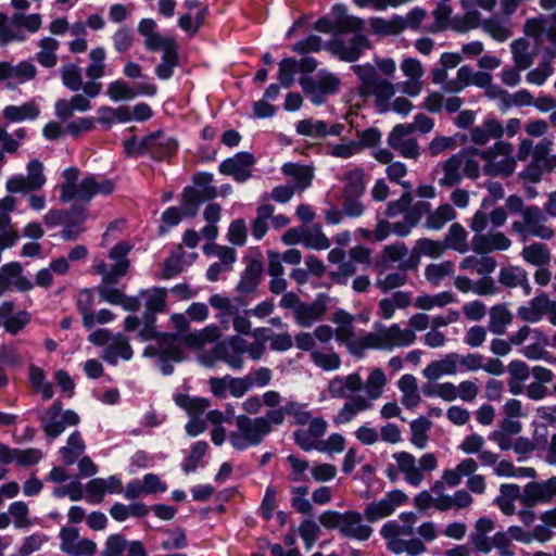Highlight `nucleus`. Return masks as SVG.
<instances>
[{
	"mask_svg": "<svg viewBox=\"0 0 556 556\" xmlns=\"http://www.w3.org/2000/svg\"><path fill=\"white\" fill-rule=\"evenodd\" d=\"M289 417L291 424L298 427L307 426V429H296L292 437L294 443L303 451H313L314 445L308 440L309 437H324L328 429V422L321 416H314L308 409L306 403L296 401L293 397L288 399L283 405L275 409H269V418L274 426H282Z\"/></svg>",
	"mask_w": 556,
	"mask_h": 556,
	"instance_id": "1",
	"label": "nucleus"
},
{
	"mask_svg": "<svg viewBox=\"0 0 556 556\" xmlns=\"http://www.w3.org/2000/svg\"><path fill=\"white\" fill-rule=\"evenodd\" d=\"M131 247L129 243L123 241L113 247L110 251V258L114 261L111 266L103 260L96 258L92 264V269L96 274L102 276L103 283L97 288V291L102 301L119 305L123 301L124 293L110 285L118 282V280L126 275L129 268V261L126 258Z\"/></svg>",
	"mask_w": 556,
	"mask_h": 556,
	"instance_id": "2",
	"label": "nucleus"
},
{
	"mask_svg": "<svg viewBox=\"0 0 556 556\" xmlns=\"http://www.w3.org/2000/svg\"><path fill=\"white\" fill-rule=\"evenodd\" d=\"M263 329L254 330V341L248 342L242 336L233 334L218 342L213 348V355L216 359L224 362L233 370H241L244 367L243 355L247 354L253 362H258L266 352V343L257 338Z\"/></svg>",
	"mask_w": 556,
	"mask_h": 556,
	"instance_id": "3",
	"label": "nucleus"
},
{
	"mask_svg": "<svg viewBox=\"0 0 556 556\" xmlns=\"http://www.w3.org/2000/svg\"><path fill=\"white\" fill-rule=\"evenodd\" d=\"M79 172L76 167H68L63 170V184L60 186V200L67 203L72 200L89 202L98 194H110L114 191V182L106 178L88 175L77 181Z\"/></svg>",
	"mask_w": 556,
	"mask_h": 556,
	"instance_id": "4",
	"label": "nucleus"
},
{
	"mask_svg": "<svg viewBox=\"0 0 556 556\" xmlns=\"http://www.w3.org/2000/svg\"><path fill=\"white\" fill-rule=\"evenodd\" d=\"M208 304L215 311L214 317L222 329L229 330L232 327L239 334L250 333L252 327L250 311L244 308L245 302L242 298L215 293L208 298Z\"/></svg>",
	"mask_w": 556,
	"mask_h": 556,
	"instance_id": "5",
	"label": "nucleus"
},
{
	"mask_svg": "<svg viewBox=\"0 0 556 556\" xmlns=\"http://www.w3.org/2000/svg\"><path fill=\"white\" fill-rule=\"evenodd\" d=\"M274 422L269 418V409L264 416L249 417L239 415L236 417V430L228 435L230 445L237 451H245L260 445L271 433Z\"/></svg>",
	"mask_w": 556,
	"mask_h": 556,
	"instance_id": "6",
	"label": "nucleus"
},
{
	"mask_svg": "<svg viewBox=\"0 0 556 556\" xmlns=\"http://www.w3.org/2000/svg\"><path fill=\"white\" fill-rule=\"evenodd\" d=\"M354 73L361 80L358 87L363 97H374L375 105L380 113L390 111V100L395 94V85L378 75L370 64L355 65Z\"/></svg>",
	"mask_w": 556,
	"mask_h": 556,
	"instance_id": "7",
	"label": "nucleus"
},
{
	"mask_svg": "<svg viewBox=\"0 0 556 556\" xmlns=\"http://www.w3.org/2000/svg\"><path fill=\"white\" fill-rule=\"evenodd\" d=\"M319 522L326 529L338 530L342 536L356 541H367L372 534V528L364 523L363 515L356 510H327L319 516Z\"/></svg>",
	"mask_w": 556,
	"mask_h": 556,
	"instance_id": "8",
	"label": "nucleus"
},
{
	"mask_svg": "<svg viewBox=\"0 0 556 556\" xmlns=\"http://www.w3.org/2000/svg\"><path fill=\"white\" fill-rule=\"evenodd\" d=\"M510 227L523 242L530 237L548 241L555 236L554 229L547 224V216L536 205H528L522 211V217L514 220Z\"/></svg>",
	"mask_w": 556,
	"mask_h": 556,
	"instance_id": "9",
	"label": "nucleus"
},
{
	"mask_svg": "<svg viewBox=\"0 0 556 556\" xmlns=\"http://www.w3.org/2000/svg\"><path fill=\"white\" fill-rule=\"evenodd\" d=\"M396 463L397 471L404 476L405 481L412 486H419L425 480L426 472L437 469L438 458L433 453H425L417 459L412 453L402 451L392 455Z\"/></svg>",
	"mask_w": 556,
	"mask_h": 556,
	"instance_id": "10",
	"label": "nucleus"
},
{
	"mask_svg": "<svg viewBox=\"0 0 556 556\" xmlns=\"http://www.w3.org/2000/svg\"><path fill=\"white\" fill-rule=\"evenodd\" d=\"M514 152V146L505 141H497L492 148L482 150L483 173L488 176H510L517 166Z\"/></svg>",
	"mask_w": 556,
	"mask_h": 556,
	"instance_id": "11",
	"label": "nucleus"
},
{
	"mask_svg": "<svg viewBox=\"0 0 556 556\" xmlns=\"http://www.w3.org/2000/svg\"><path fill=\"white\" fill-rule=\"evenodd\" d=\"M299 83L315 105L324 104L328 97L339 91L341 86L340 78L326 70H320L315 76H302Z\"/></svg>",
	"mask_w": 556,
	"mask_h": 556,
	"instance_id": "12",
	"label": "nucleus"
},
{
	"mask_svg": "<svg viewBox=\"0 0 556 556\" xmlns=\"http://www.w3.org/2000/svg\"><path fill=\"white\" fill-rule=\"evenodd\" d=\"M413 330L401 328L399 324H392L375 333H368L365 338L367 346L372 349L391 351L395 348H406L416 341Z\"/></svg>",
	"mask_w": 556,
	"mask_h": 556,
	"instance_id": "13",
	"label": "nucleus"
},
{
	"mask_svg": "<svg viewBox=\"0 0 556 556\" xmlns=\"http://www.w3.org/2000/svg\"><path fill=\"white\" fill-rule=\"evenodd\" d=\"M194 186L184 189L182 210L186 215L194 216L201 203L213 200L217 190L213 182V175L201 173L193 178Z\"/></svg>",
	"mask_w": 556,
	"mask_h": 556,
	"instance_id": "14",
	"label": "nucleus"
},
{
	"mask_svg": "<svg viewBox=\"0 0 556 556\" xmlns=\"http://www.w3.org/2000/svg\"><path fill=\"white\" fill-rule=\"evenodd\" d=\"M333 20L321 17L315 23V29L321 33H337L342 34L345 31H362L364 28V21L348 15L346 8L343 4H336L332 8Z\"/></svg>",
	"mask_w": 556,
	"mask_h": 556,
	"instance_id": "15",
	"label": "nucleus"
},
{
	"mask_svg": "<svg viewBox=\"0 0 556 556\" xmlns=\"http://www.w3.org/2000/svg\"><path fill=\"white\" fill-rule=\"evenodd\" d=\"M42 429L47 437L58 438L67 426H75L79 422L78 415L73 410L62 412L61 402H55L41 418Z\"/></svg>",
	"mask_w": 556,
	"mask_h": 556,
	"instance_id": "16",
	"label": "nucleus"
},
{
	"mask_svg": "<svg viewBox=\"0 0 556 556\" xmlns=\"http://www.w3.org/2000/svg\"><path fill=\"white\" fill-rule=\"evenodd\" d=\"M255 156L250 152H238L233 156L224 160L218 170L222 175L231 177L235 181L243 184L252 177Z\"/></svg>",
	"mask_w": 556,
	"mask_h": 556,
	"instance_id": "17",
	"label": "nucleus"
},
{
	"mask_svg": "<svg viewBox=\"0 0 556 556\" xmlns=\"http://www.w3.org/2000/svg\"><path fill=\"white\" fill-rule=\"evenodd\" d=\"M59 73L63 86L71 91L77 92L83 90L90 98H96L101 92L102 85L100 83H84L81 68L76 63L67 62L62 64Z\"/></svg>",
	"mask_w": 556,
	"mask_h": 556,
	"instance_id": "18",
	"label": "nucleus"
},
{
	"mask_svg": "<svg viewBox=\"0 0 556 556\" xmlns=\"http://www.w3.org/2000/svg\"><path fill=\"white\" fill-rule=\"evenodd\" d=\"M406 501L407 495L403 491L393 490L379 501L368 503L364 509V516L367 521L376 522L391 516Z\"/></svg>",
	"mask_w": 556,
	"mask_h": 556,
	"instance_id": "19",
	"label": "nucleus"
},
{
	"mask_svg": "<svg viewBox=\"0 0 556 556\" xmlns=\"http://www.w3.org/2000/svg\"><path fill=\"white\" fill-rule=\"evenodd\" d=\"M353 37L349 40H344L341 37H334L328 42V50L345 62H354L356 61L363 51L369 47L368 39L356 31Z\"/></svg>",
	"mask_w": 556,
	"mask_h": 556,
	"instance_id": "20",
	"label": "nucleus"
},
{
	"mask_svg": "<svg viewBox=\"0 0 556 556\" xmlns=\"http://www.w3.org/2000/svg\"><path fill=\"white\" fill-rule=\"evenodd\" d=\"M60 539L61 551L70 556H93L97 552V544L92 540L80 538L76 528H62Z\"/></svg>",
	"mask_w": 556,
	"mask_h": 556,
	"instance_id": "21",
	"label": "nucleus"
},
{
	"mask_svg": "<svg viewBox=\"0 0 556 556\" xmlns=\"http://www.w3.org/2000/svg\"><path fill=\"white\" fill-rule=\"evenodd\" d=\"M387 141L402 157L416 160L420 155L418 142L412 137L410 128L403 124L393 127Z\"/></svg>",
	"mask_w": 556,
	"mask_h": 556,
	"instance_id": "22",
	"label": "nucleus"
},
{
	"mask_svg": "<svg viewBox=\"0 0 556 556\" xmlns=\"http://www.w3.org/2000/svg\"><path fill=\"white\" fill-rule=\"evenodd\" d=\"M556 496V477L543 482H529L525 485L521 503L526 507L549 503Z\"/></svg>",
	"mask_w": 556,
	"mask_h": 556,
	"instance_id": "23",
	"label": "nucleus"
},
{
	"mask_svg": "<svg viewBox=\"0 0 556 556\" xmlns=\"http://www.w3.org/2000/svg\"><path fill=\"white\" fill-rule=\"evenodd\" d=\"M14 287L18 292H28L34 282L23 275V267L18 262H10L0 267V291Z\"/></svg>",
	"mask_w": 556,
	"mask_h": 556,
	"instance_id": "24",
	"label": "nucleus"
},
{
	"mask_svg": "<svg viewBox=\"0 0 556 556\" xmlns=\"http://www.w3.org/2000/svg\"><path fill=\"white\" fill-rule=\"evenodd\" d=\"M141 148L153 159L163 160L176 151L177 142L164 131L157 130L141 140Z\"/></svg>",
	"mask_w": 556,
	"mask_h": 556,
	"instance_id": "25",
	"label": "nucleus"
},
{
	"mask_svg": "<svg viewBox=\"0 0 556 556\" xmlns=\"http://www.w3.org/2000/svg\"><path fill=\"white\" fill-rule=\"evenodd\" d=\"M510 247L511 240L502 231H488L475 235L471 239V249L478 254L506 251Z\"/></svg>",
	"mask_w": 556,
	"mask_h": 556,
	"instance_id": "26",
	"label": "nucleus"
},
{
	"mask_svg": "<svg viewBox=\"0 0 556 556\" xmlns=\"http://www.w3.org/2000/svg\"><path fill=\"white\" fill-rule=\"evenodd\" d=\"M37 76V67L31 61H21L16 65L0 62V80L22 85Z\"/></svg>",
	"mask_w": 556,
	"mask_h": 556,
	"instance_id": "27",
	"label": "nucleus"
},
{
	"mask_svg": "<svg viewBox=\"0 0 556 556\" xmlns=\"http://www.w3.org/2000/svg\"><path fill=\"white\" fill-rule=\"evenodd\" d=\"M374 404L365 400L363 395H353L345 401L342 407L333 416L334 425H346L354 420L361 413L371 410Z\"/></svg>",
	"mask_w": 556,
	"mask_h": 556,
	"instance_id": "28",
	"label": "nucleus"
},
{
	"mask_svg": "<svg viewBox=\"0 0 556 556\" xmlns=\"http://www.w3.org/2000/svg\"><path fill=\"white\" fill-rule=\"evenodd\" d=\"M413 302L412 293L406 291H395L390 296L383 298L378 302L377 315L389 320L395 316L396 309H404Z\"/></svg>",
	"mask_w": 556,
	"mask_h": 556,
	"instance_id": "29",
	"label": "nucleus"
},
{
	"mask_svg": "<svg viewBox=\"0 0 556 556\" xmlns=\"http://www.w3.org/2000/svg\"><path fill=\"white\" fill-rule=\"evenodd\" d=\"M363 379L358 372L348 376H337L328 383V392L331 397L343 399L348 393H356L362 389Z\"/></svg>",
	"mask_w": 556,
	"mask_h": 556,
	"instance_id": "30",
	"label": "nucleus"
},
{
	"mask_svg": "<svg viewBox=\"0 0 556 556\" xmlns=\"http://www.w3.org/2000/svg\"><path fill=\"white\" fill-rule=\"evenodd\" d=\"M458 372L455 352L445 354L442 358L432 361L422 370V376L429 381H435L443 376Z\"/></svg>",
	"mask_w": 556,
	"mask_h": 556,
	"instance_id": "31",
	"label": "nucleus"
},
{
	"mask_svg": "<svg viewBox=\"0 0 556 556\" xmlns=\"http://www.w3.org/2000/svg\"><path fill=\"white\" fill-rule=\"evenodd\" d=\"M431 208L428 202H417L409 211H407L402 220L392 225L393 232L399 237H406L412 229L419 223L422 215Z\"/></svg>",
	"mask_w": 556,
	"mask_h": 556,
	"instance_id": "32",
	"label": "nucleus"
},
{
	"mask_svg": "<svg viewBox=\"0 0 556 556\" xmlns=\"http://www.w3.org/2000/svg\"><path fill=\"white\" fill-rule=\"evenodd\" d=\"M132 354L128 338L122 333H116L113 336L111 343L103 350L102 358L115 365L119 358L129 361Z\"/></svg>",
	"mask_w": 556,
	"mask_h": 556,
	"instance_id": "33",
	"label": "nucleus"
},
{
	"mask_svg": "<svg viewBox=\"0 0 556 556\" xmlns=\"http://www.w3.org/2000/svg\"><path fill=\"white\" fill-rule=\"evenodd\" d=\"M90 97L84 94L76 93L71 99H60L54 104V111L56 117L60 119H68L73 116V114L77 112H86L90 110Z\"/></svg>",
	"mask_w": 556,
	"mask_h": 556,
	"instance_id": "34",
	"label": "nucleus"
},
{
	"mask_svg": "<svg viewBox=\"0 0 556 556\" xmlns=\"http://www.w3.org/2000/svg\"><path fill=\"white\" fill-rule=\"evenodd\" d=\"M327 311V306L321 301H315L313 303H303L295 307L294 319L295 323L304 328L313 326L319 321Z\"/></svg>",
	"mask_w": 556,
	"mask_h": 556,
	"instance_id": "35",
	"label": "nucleus"
},
{
	"mask_svg": "<svg viewBox=\"0 0 556 556\" xmlns=\"http://www.w3.org/2000/svg\"><path fill=\"white\" fill-rule=\"evenodd\" d=\"M282 404V396L278 391L269 390L260 395H251L242 402V409L250 415H257L262 406L268 409H275Z\"/></svg>",
	"mask_w": 556,
	"mask_h": 556,
	"instance_id": "36",
	"label": "nucleus"
},
{
	"mask_svg": "<svg viewBox=\"0 0 556 556\" xmlns=\"http://www.w3.org/2000/svg\"><path fill=\"white\" fill-rule=\"evenodd\" d=\"M382 256L386 262L397 264L400 270L414 269L418 265L417 258H414V256L408 257V250L403 243L384 247Z\"/></svg>",
	"mask_w": 556,
	"mask_h": 556,
	"instance_id": "37",
	"label": "nucleus"
},
{
	"mask_svg": "<svg viewBox=\"0 0 556 556\" xmlns=\"http://www.w3.org/2000/svg\"><path fill=\"white\" fill-rule=\"evenodd\" d=\"M513 59L518 70L529 68L536 55L535 42L527 38H519L510 43Z\"/></svg>",
	"mask_w": 556,
	"mask_h": 556,
	"instance_id": "38",
	"label": "nucleus"
},
{
	"mask_svg": "<svg viewBox=\"0 0 556 556\" xmlns=\"http://www.w3.org/2000/svg\"><path fill=\"white\" fill-rule=\"evenodd\" d=\"M388 384V378L383 370L379 367L372 368L369 371L366 380L363 381L365 395L364 399L375 405V401L379 400Z\"/></svg>",
	"mask_w": 556,
	"mask_h": 556,
	"instance_id": "39",
	"label": "nucleus"
},
{
	"mask_svg": "<svg viewBox=\"0 0 556 556\" xmlns=\"http://www.w3.org/2000/svg\"><path fill=\"white\" fill-rule=\"evenodd\" d=\"M477 469L478 463L473 458H465L455 468L443 470L441 479L450 488H455L460 484L463 478L475 473Z\"/></svg>",
	"mask_w": 556,
	"mask_h": 556,
	"instance_id": "40",
	"label": "nucleus"
},
{
	"mask_svg": "<svg viewBox=\"0 0 556 556\" xmlns=\"http://www.w3.org/2000/svg\"><path fill=\"white\" fill-rule=\"evenodd\" d=\"M504 135V127L496 119H488L482 125L471 130V141L478 146H485L493 139H500Z\"/></svg>",
	"mask_w": 556,
	"mask_h": 556,
	"instance_id": "41",
	"label": "nucleus"
},
{
	"mask_svg": "<svg viewBox=\"0 0 556 556\" xmlns=\"http://www.w3.org/2000/svg\"><path fill=\"white\" fill-rule=\"evenodd\" d=\"M548 295L542 292L534 296L527 305L517 309V316L527 323H538L545 315Z\"/></svg>",
	"mask_w": 556,
	"mask_h": 556,
	"instance_id": "42",
	"label": "nucleus"
},
{
	"mask_svg": "<svg viewBox=\"0 0 556 556\" xmlns=\"http://www.w3.org/2000/svg\"><path fill=\"white\" fill-rule=\"evenodd\" d=\"M397 388L402 393L401 403L407 408H415L421 401L418 383L415 376L403 375L397 381Z\"/></svg>",
	"mask_w": 556,
	"mask_h": 556,
	"instance_id": "43",
	"label": "nucleus"
},
{
	"mask_svg": "<svg viewBox=\"0 0 556 556\" xmlns=\"http://www.w3.org/2000/svg\"><path fill=\"white\" fill-rule=\"evenodd\" d=\"M484 33L498 42L506 41L513 36L509 17L492 16L481 23Z\"/></svg>",
	"mask_w": 556,
	"mask_h": 556,
	"instance_id": "44",
	"label": "nucleus"
},
{
	"mask_svg": "<svg viewBox=\"0 0 556 556\" xmlns=\"http://www.w3.org/2000/svg\"><path fill=\"white\" fill-rule=\"evenodd\" d=\"M3 306L8 308L7 317L3 319V328L8 333L17 334L30 323V314L27 311L14 312L13 302L4 301Z\"/></svg>",
	"mask_w": 556,
	"mask_h": 556,
	"instance_id": "45",
	"label": "nucleus"
},
{
	"mask_svg": "<svg viewBox=\"0 0 556 556\" xmlns=\"http://www.w3.org/2000/svg\"><path fill=\"white\" fill-rule=\"evenodd\" d=\"M39 50L36 53V61L46 68H52L58 64V50L60 42L50 36L41 38L37 43Z\"/></svg>",
	"mask_w": 556,
	"mask_h": 556,
	"instance_id": "46",
	"label": "nucleus"
},
{
	"mask_svg": "<svg viewBox=\"0 0 556 556\" xmlns=\"http://www.w3.org/2000/svg\"><path fill=\"white\" fill-rule=\"evenodd\" d=\"M443 176L439 179V186L443 188H451L458 185L464 176L462 163L457 153L450 156L441 163Z\"/></svg>",
	"mask_w": 556,
	"mask_h": 556,
	"instance_id": "47",
	"label": "nucleus"
},
{
	"mask_svg": "<svg viewBox=\"0 0 556 556\" xmlns=\"http://www.w3.org/2000/svg\"><path fill=\"white\" fill-rule=\"evenodd\" d=\"M457 301L451 291H442L435 294L424 293L415 298L414 305L418 309L431 311L442 308Z\"/></svg>",
	"mask_w": 556,
	"mask_h": 556,
	"instance_id": "48",
	"label": "nucleus"
},
{
	"mask_svg": "<svg viewBox=\"0 0 556 556\" xmlns=\"http://www.w3.org/2000/svg\"><path fill=\"white\" fill-rule=\"evenodd\" d=\"M370 30L379 36L397 35L406 28L404 17L394 15L390 20L372 17L368 21Z\"/></svg>",
	"mask_w": 556,
	"mask_h": 556,
	"instance_id": "49",
	"label": "nucleus"
},
{
	"mask_svg": "<svg viewBox=\"0 0 556 556\" xmlns=\"http://www.w3.org/2000/svg\"><path fill=\"white\" fill-rule=\"evenodd\" d=\"M344 182L343 195L362 197L366 190V174L364 168L354 167L349 169L342 178Z\"/></svg>",
	"mask_w": 556,
	"mask_h": 556,
	"instance_id": "50",
	"label": "nucleus"
},
{
	"mask_svg": "<svg viewBox=\"0 0 556 556\" xmlns=\"http://www.w3.org/2000/svg\"><path fill=\"white\" fill-rule=\"evenodd\" d=\"M220 336V328L216 325H210L201 330L187 333L184 338V342L189 348L202 349L206 344L219 339Z\"/></svg>",
	"mask_w": 556,
	"mask_h": 556,
	"instance_id": "51",
	"label": "nucleus"
},
{
	"mask_svg": "<svg viewBox=\"0 0 556 556\" xmlns=\"http://www.w3.org/2000/svg\"><path fill=\"white\" fill-rule=\"evenodd\" d=\"M464 176L477 179L480 176L481 151L476 148H465L457 152Z\"/></svg>",
	"mask_w": 556,
	"mask_h": 556,
	"instance_id": "52",
	"label": "nucleus"
},
{
	"mask_svg": "<svg viewBox=\"0 0 556 556\" xmlns=\"http://www.w3.org/2000/svg\"><path fill=\"white\" fill-rule=\"evenodd\" d=\"M521 257L527 264L536 267L548 265L552 258L548 248L540 242L525 245L521 251Z\"/></svg>",
	"mask_w": 556,
	"mask_h": 556,
	"instance_id": "53",
	"label": "nucleus"
},
{
	"mask_svg": "<svg viewBox=\"0 0 556 556\" xmlns=\"http://www.w3.org/2000/svg\"><path fill=\"white\" fill-rule=\"evenodd\" d=\"M511 321L513 315L504 304L491 307L488 328L492 333L504 334Z\"/></svg>",
	"mask_w": 556,
	"mask_h": 556,
	"instance_id": "54",
	"label": "nucleus"
},
{
	"mask_svg": "<svg viewBox=\"0 0 556 556\" xmlns=\"http://www.w3.org/2000/svg\"><path fill=\"white\" fill-rule=\"evenodd\" d=\"M432 422L429 418L420 416L410 422V443L417 448H425L429 442V431Z\"/></svg>",
	"mask_w": 556,
	"mask_h": 556,
	"instance_id": "55",
	"label": "nucleus"
},
{
	"mask_svg": "<svg viewBox=\"0 0 556 556\" xmlns=\"http://www.w3.org/2000/svg\"><path fill=\"white\" fill-rule=\"evenodd\" d=\"M96 304L94 291L92 289H83L77 293L76 305L81 315L83 325L87 329H92V313Z\"/></svg>",
	"mask_w": 556,
	"mask_h": 556,
	"instance_id": "56",
	"label": "nucleus"
},
{
	"mask_svg": "<svg viewBox=\"0 0 556 556\" xmlns=\"http://www.w3.org/2000/svg\"><path fill=\"white\" fill-rule=\"evenodd\" d=\"M427 213L425 226L433 230L443 228L446 223L456 218V211L447 203L441 204L434 211Z\"/></svg>",
	"mask_w": 556,
	"mask_h": 556,
	"instance_id": "57",
	"label": "nucleus"
},
{
	"mask_svg": "<svg viewBox=\"0 0 556 556\" xmlns=\"http://www.w3.org/2000/svg\"><path fill=\"white\" fill-rule=\"evenodd\" d=\"M262 271L261 263L251 262L242 273L240 281L237 285V290L240 293L253 292L260 283Z\"/></svg>",
	"mask_w": 556,
	"mask_h": 556,
	"instance_id": "58",
	"label": "nucleus"
},
{
	"mask_svg": "<svg viewBox=\"0 0 556 556\" xmlns=\"http://www.w3.org/2000/svg\"><path fill=\"white\" fill-rule=\"evenodd\" d=\"M281 170L286 176L292 177L295 180L296 187L300 189L307 188L314 177L313 168L308 165L286 163Z\"/></svg>",
	"mask_w": 556,
	"mask_h": 556,
	"instance_id": "59",
	"label": "nucleus"
},
{
	"mask_svg": "<svg viewBox=\"0 0 556 556\" xmlns=\"http://www.w3.org/2000/svg\"><path fill=\"white\" fill-rule=\"evenodd\" d=\"M309 356L314 365L325 371H334L341 366V358L339 354L332 350H313Z\"/></svg>",
	"mask_w": 556,
	"mask_h": 556,
	"instance_id": "60",
	"label": "nucleus"
},
{
	"mask_svg": "<svg viewBox=\"0 0 556 556\" xmlns=\"http://www.w3.org/2000/svg\"><path fill=\"white\" fill-rule=\"evenodd\" d=\"M85 451V442L78 431H74L67 439V444L60 448L65 465H73Z\"/></svg>",
	"mask_w": 556,
	"mask_h": 556,
	"instance_id": "61",
	"label": "nucleus"
},
{
	"mask_svg": "<svg viewBox=\"0 0 556 556\" xmlns=\"http://www.w3.org/2000/svg\"><path fill=\"white\" fill-rule=\"evenodd\" d=\"M455 273L454 263L451 261H443L440 263H432L426 266L425 277L432 285L438 287L443 279L452 277Z\"/></svg>",
	"mask_w": 556,
	"mask_h": 556,
	"instance_id": "62",
	"label": "nucleus"
},
{
	"mask_svg": "<svg viewBox=\"0 0 556 556\" xmlns=\"http://www.w3.org/2000/svg\"><path fill=\"white\" fill-rule=\"evenodd\" d=\"M89 64L86 67V75L90 81H96L105 75L106 53L102 47L91 49L89 52Z\"/></svg>",
	"mask_w": 556,
	"mask_h": 556,
	"instance_id": "63",
	"label": "nucleus"
},
{
	"mask_svg": "<svg viewBox=\"0 0 556 556\" xmlns=\"http://www.w3.org/2000/svg\"><path fill=\"white\" fill-rule=\"evenodd\" d=\"M28 378L31 388L36 392H39L43 400H50L53 396V387L51 382L47 381L46 374L40 367L30 365L28 368Z\"/></svg>",
	"mask_w": 556,
	"mask_h": 556,
	"instance_id": "64",
	"label": "nucleus"
}]
</instances>
